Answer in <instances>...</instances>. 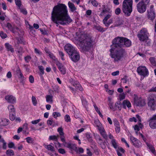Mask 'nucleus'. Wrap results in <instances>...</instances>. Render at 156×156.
<instances>
[{"mask_svg": "<svg viewBox=\"0 0 156 156\" xmlns=\"http://www.w3.org/2000/svg\"><path fill=\"white\" fill-rule=\"evenodd\" d=\"M51 19L54 23L63 25L69 24L72 21L68 14L67 6L63 4H59L53 7Z\"/></svg>", "mask_w": 156, "mask_h": 156, "instance_id": "1", "label": "nucleus"}, {"mask_svg": "<svg viewBox=\"0 0 156 156\" xmlns=\"http://www.w3.org/2000/svg\"><path fill=\"white\" fill-rule=\"evenodd\" d=\"M76 39L79 42V48L82 52L89 51L93 46V40L87 34L77 33Z\"/></svg>", "mask_w": 156, "mask_h": 156, "instance_id": "2", "label": "nucleus"}, {"mask_svg": "<svg viewBox=\"0 0 156 156\" xmlns=\"http://www.w3.org/2000/svg\"><path fill=\"white\" fill-rule=\"evenodd\" d=\"M111 48L109 50L110 52V55L111 57L114 59V62H118L121 60L124 57L125 51L123 49L118 48L114 45L111 46Z\"/></svg>", "mask_w": 156, "mask_h": 156, "instance_id": "3", "label": "nucleus"}, {"mask_svg": "<svg viewBox=\"0 0 156 156\" xmlns=\"http://www.w3.org/2000/svg\"><path fill=\"white\" fill-rule=\"evenodd\" d=\"M133 0H124L122 3V10L125 15L129 16L133 10Z\"/></svg>", "mask_w": 156, "mask_h": 156, "instance_id": "4", "label": "nucleus"}, {"mask_svg": "<svg viewBox=\"0 0 156 156\" xmlns=\"http://www.w3.org/2000/svg\"><path fill=\"white\" fill-rule=\"evenodd\" d=\"M150 0H141L136 5L137 11L140 13L145 12L147 6L150 4Z\"/></svg>", "mask_w": 156, "mask_h": 156, "instance_id": "5", "label": "nucleus"}, {"mask_svg": "<svg viewBox=\"0 0 156 156\" xmlns=\"http://www.w3.org/2000/svg\"><path fill=\"white\" fill-rule=\"evenodd\" d=\"M149 33L147 29L143 28L140 31V34L138 35V37L141 41H144L148 39Z\"/></svg>", "mask_w": 156, "mask_h": 156, "instance_id": "6", "label": "nucleus"}, {"mask_svg": "<svg viewBox=\"0 0 156 156\" xmlns=\"http://www.w3.org/2000/svg\"><path fill=\"white\" fill-rule=\"evenodd\" d=\"M134 104L137 106L143 107L146 105L145 100L140 97H138L136 95H134Z\"/></svg>", "mask_w": 156, "mask_h": 156, "instance_id": "7", "label": "nucleus"}, {"mask_svg": "<svg viewBox=\"0 0 156 156\" xmlns=\"http://www.w3.org/2000/svg\"><path fill=\"white\" fill-rule=\"evenodd\" d=\"M148 106L151 110H154L156 108V95L152 94L150 96L148 102Z\"/></svg>", "mask_w": 156, "mask_h": 156, "instance_id": "8", "label": "nucleus"}, {"mask_svg": "<svg viewBox=\"0 0 156 156\" xmlns=\"http://www.w3.org/2000/svg\"><path fill=\"white\" fill-rule=\"evenodd\" d=\"M136 71L139 75L144 77L147 76L149 75L148 70L144 66H139L137 68Z\"/></svg>", "mask_w": 156, "mask_h": 156, "instance_id": "9", "label": "nucleus"}, {"mask_svg": "<svg viewBox=\"0 0 156 156\" xmlns=\"http://www.w3.org/2000/svg\"><path fill=\"white\" fill-rule=\"evenodd\" d=\"M124 37H117L115 38L112 41V45H114L115 47L118 46L120 47H122Z\"/></svg>", "mask_w": 156, "mask_h": 156, "instance_id": "10", "label": "nucleus"}, {"mask_svg": "<svg viewBox=\"0 0 156 156\" xmlns=\"http://www.w3.org/2000/svg\"><path fill=\"white\" fill-rule=\"evenodd\" d=\"M97 126L98 127V129L102 136L105 139H107L108 138V135L104 128L99 121L98 122V124Z\"/></svg>", "mask_w": 156, "mask_h": 156, "instance_id": "11", "label": "nucleus"}, {"mask_svg": "<svg viewBox=\"0 0 156 156\" xmlns=\"http://www.w3.org/2000/svg\"><path fill=\"white\" fill-rule=\"evenodd\" d=\"M129 139L135 147L137 148H140L142 147L141 142L136 138L133 136H130Z\"/></svg>", "mask_w": 156, "mask_h": 156, "instance_id": "12", "label": "nucleus"}, {"mask_svg": "<svg viewBox=\"0 0 156 156\" xmlns=\"http://www.w3.org/2000/svg\"><path fill=\"white\" fill-rule=\"evenodd\" d=\"M69 55L72 60L74 62H77L80 59L79 53L77 50Z\"/></svg>", "mask_w": 156, "mask_h": 156, "instance_id": "13", "label": "nucleus"}, {"mask_svg": "<svg viewBox=\"0 0 156 156\" xmlns=\"http://www.w3.org/2000/svg\"><path fill=\"white\" fill-rule=\"evenodd\" d=\"M64 49L69 55L76 50L75 47L69 44H67L65 45Z\"/></svg>", "mask_w": 156, "mask_h": 156, "instance_id": "14", "label": "nucleus"}, {"mask_svg": "<svg viewBox=\"0 0 156 156\" xmlns=\"http://www.w3.org/2000/svg\"><path fill=\"white\" fill-rule=\"evenodd\" d=\"M65 147L69 148L71 151H74L76 152H78L76 144L71 143H65Z\"/></svg>", "mask_w": 156, "mask_h": 156, "instance_id": "15", "label": "nucleus"}, {"mask_svg": "<svg viewBox=\"0 0 156 156\" xmlns=\"http://www.w3.org/2000/svg\"><path fill=\"white\" fill-rule=\"evenodd\" d=\"M6 27H7L9 30H10L13 33H15L16 32H18L20 30L19 28L16 26H12V25L9 23H7Z\"/></svg>", "mask_w": 156, "mask_h": 156, "instance_id": "16", "label": "nucleus"}, {"mask_svg": "<svg viewBox=\"0 0 156 156\" xmlns=\"http://www.w3.org/2000/svg\"><path fill=\"white\" fill-rule=\"evenodd\" d=\"M56 65L57 66L58 68L61 73L64 75L66 73V68L62 64V63L58 62L56 63Z\"/></svg>", "mask_w": 156, "mask_h": 156, "instance_id": "17", "label": "nucleus"}, {"mask_svg": "<svg viewBox=\"0 0 156 156\" xmlns=\"http://www.w3.org/2000/svg\"><path fill=\"white\" fill-rule=\"evenodd\" d=\"M149 126L150 127L153 129L156 128V118L153 115L149 120Z\"/></svg>", "mask_w": 156, "mask_h": 156, "instance_id": "18", "label": "nucleus"}, {"mask_svg": "<svg viewBox=\"0 0 156 156\" xmlns=\"http://www.w3.org/2000/svg\"><path fill=\"white\" fill-rule=\"evenodd\" d=\"M122 47H129L132 44L131 41L128 39L124 37Z\"/></svg>", "mask_w": 156, "mask_h": 156, "instance_id": "19", "label": "nucleus"}, {"mask_svg": "<svg viewBox=\"0 0 156 156\" xmlns=\"http://www.w3.org/2000/svg\"><path fill=\"white\" fill-rule=\"evenodd\" d=\"M5 98L9 103H14L16 102V99L15 97L11 95H8L5 97Z\"/></svg>", "mask_w": 156, "mask_h": 156, "instance_id": "20", "label": "nucleus"}, {"mask_svg": "<svg viewBox=\"0 0 156 156\" xmlns=\"http://www.w3.org/2000/svg\"><path fill=\"white\" fill-rule=\"evenodd\" d=\"M93 28L94 30H97L99 32H103L106 30V28H104L100 26V25H99V24H98L94 25V26Z\"/></svg>", "mask_w": 156, "mask_h": 156, "instance_id": "21", "label": "nucleus"}, {"mask_svg": "<svg viewBox=\"0 0 156 156\" xmlns=\"http://www.w3.org/2000/svg\"><path fill=\"white\" fill-rule=\"evenodd\" d=\"M5 46L6 48V50L8 51H10L12 53L14 52V49L12 46L9 43H6L5 44Z\"/></svg>", "mask_w": 156, "mask_h": 156, "instance_id": "22", "label": "nucleus"}, {"mask_svg": "<svg viewBox=\"0 0 156 156\" xmlns=\"http://www.w3.org/2000/svg\"><path fill=\"white\" fill-rule=\"evenodd\" d=\"M148 17L149 19L153 20L155 17V14L154 10H150L149 12H148Z\"/></svg>", "mask_w": 156, "mask_h": 156, "instance_id": "23", "label": "nucleus"}, {"mask_svg": "<svg viewBox=\"0 0 156 156\" xmlns=\"http://www.w3.org/2000/svg\"><path fill=\"white\" fill-rule=\"evenodd\" d=\"M52 145H53V144L51 143L48 145L44 144V146L46 149L53 153L55 152V150L54 146Z\"/></svg>", "mask_w": 156, "mask_h": 156, "instance_id": "24", "label": "nucleus"}, {"mask_svg": "<svg viewBox=\"0 0 156 156\" xmlns=\"http://www.w3.org/2000/svg\"><path fill=\"white\" fill-rule=\"evenodd\" d=\"M73 84L76 90H79L80 91H83V88L78 81H76L74 82Z\"/></svg>", "mask_w": 156, "mask_h": 156, "instance_id": "25", "label": "nucleus"}, {"mask_svg": "<svg viewBox=\"0 0 156 156\" xmlns=\"http://www.w3.org/2000/svg\"><path fill=\"white\" fill-rule=\"evenodd\" d=\"M16 72L17 75L19 76V78L21 79L22 80H24V77L20 69L18 66L17 67V68L16 70Z\"/></svg>", "mask_w": 156, "mask_h": 156, "instance_id": "26", "label": "nucleus"}, {"mask_svg": "<svg viewBox=\"0 0 156 156\" xmlns=\"http://www.w3.org/2000/svg\"><path fill=\"white\" fill-rule=\"evenodd\" d=\"M123 108L125 109L126 108V106L128 108L131 106V104L130 101L128 100H124L122 103Z\"/></svg>", "mask_w": 156, "mask_h": 156, "instance_id": "27", "label": "nucleus"}, {"mask_svg": "<svg viewBox=\"0 0 156 156\" xmlns=\"http://www.w3.org/2000/svg\"><path fill=\"white\" fill-rule=\"evenodd\" d=\"M123 20L119 18H117L116 19L114 23L115 26L118 27L122 25L123 24Z\"/></svg>", "mask_w": 156, "mask_h": 156, "instance_id": "28", "label": "nucleus"}, {"mask_svg": "<svg viewBox=\"0 0 156 156\" xmlns=\"http://www.w3.org/2000/svg\"><path fill=\"white\" fill-rule=\"evenodd\" d=\"M68 5L71 12H74L76 9L74 5L72 2H69L68 3Z\"/></svg>", "mask_w": 156, "mask_h": 156, "instance_id": "29", "label": "nucleus"}, {"mask_svg": "<svg viewBox=\"0 0 156 156\" xmlns=\"http://www.w3.org/2000/svg\"><path fill=\"white\" fill-rule=\"evenodd\" d=\"M116 150L118 156H122V154L124 153L125 152V150L121 147Z\"/></svg>", "mask_w": 156, "mask_h": 156, "instance_id": "30", "label": "nucleus"}, {"mask_svg": "<svg viewBox=\"0 0 156 156\" xmlns=\"http://www.w3.org/2000/svg\"><path fill=\"white\" fill-rule=\"evenodd\" d=\"M111 143L112 145V146L115 148L116 150L119 147H119L118 143L116 141L115 139L112 140H111Z\"/></svg>", "mask_w": 156, "mask_h": 156, "instance_id": "31", "label": "nucleus"}, {"mask_svg": "<svg viewBox=\"0 0 156 156\" xmlns=\"http://www.w3.org/2000/svg\"><path fill=\"white\" fill-rule=\"evenodd\" d=\"M46 101L49 103L51 104L53 102V96L51 95H47L46 96Z\"/></svg>", "mask_w": 156, "mask_h": 156, "instance_id": "32", "label": "nucleus"}, {"mask_svg": "<svg viewBox=\"0 0 156 156\" xmlns=\"http://www.w3.org/2000/svg\"><path fill=\"white\" fill-rule=\"evenodd\" d=\"M149 60L151 64L153 66H156V61L154 57H151L149 58Z\"/></svg>", "mask_w": 156, "mask_h": 156, "instance_id": "33", "label": "nucleus"}, {"mask_svg": "<svg viewBox=\"0 0 156 156\" xmlns=\"http://www.w3.org/2000/svg\"><path fill=\"white\" fill-rule=\"evenodd\" d=\"M58 136L52 135L50 136L48 138L49 140H53L55 141H57Z\"/></svg>", "mask_w": 156, "mask_h": 156, "instance_id": "34", "label": "nucleus"}, {"mask_svg": "<svg viewBox=\"0 0 156 156\" xmlns=\"http://www.w3.org/2000/svg\"><path fill=\"white\" fill-rule=\"evenodd\" d=\"M113 22V19L112 18L109 20H107L106 21L104 22L103 23L105 25V26L106 27H108L110 24L112 23Z\"/></svg>", "mask_w": 156, "mask_h": 156, "instance_id": "35", "label": "nucleus"}, {"mask_svg": "<svg viewBox=\"0 0 156 156\" xmlns=\"http://www.w3.org/2000/svg\"><path fill=\"white\" fill-rule=\"evenodd\" d=\"M94 109H95L96 111L98 113L99 116L101 117L102 118L103 117V116L102 115L101 113L100 109L98 108L96 105V104H94Z\"/></svg>", "mask_w": 156, "mask_h": 156, "instance_id": "36", "label": "nucleus"}, {"mask_svg": "<svg viewBox=\"0 0 156 156\" xmlns=\"http://www.w3.org/2000/svg\"><path fill=\"white\" fill-rule=\"evenodd\" d=\"M8 109L9 113H15V110L13 105H9L8 107Z\"/></svg>", "mask_w": 156, "mask_h": 156, "instance_id": "37", "label": "nucleus"}, {"mask_svg": "<svg viewBox=\"0 0 156 156\" xmlns=\"http://www.w3.org/2000/svg\"><path fill=\"white\" fill-rule=\"evenodd\" d=\"M111 12V11L109 12V13L106 16L104 19L103 20V23H104L105 21H106L107 20H108V19L111 18L112 16V14Z\"/></svg>", "mask_w": 156, "mask_h": 156, "instance_id": "38", "label": "nucleus"}, {"mask_svg": "<svg viewBox=\"0 0 156 156\" xmlns=\"http://www.w3.org/2000/svg\"><path fill=\"white\" fill-rule=\"evenodd\" d=\"M6 155L8 156H13L14 154V153L13 150L11 149H9L6 151Z\"/></svg>", "mask_w": 156, "mask_h": 156, "instance_id": "39", "label": "nucleus"}, {"mask_svg": "<svg viewBox=\"0 0 156 156\" xmlns=\"http://www.w3.org/2000/svg\"><path fill=\"white\" fill-rule=\"evenodd\" d=\"M9 120L7 119H1L0 122L1 125L3 126H5L8 124Z\"/></svg>", "mask_w": 156, "mask_h": 156, "instance_id": "40", "label": "nucleus"}, {"mask_svg": "<svg viewBox=\"0 0 156 156\" xmlns=\"http://www.w3.org/2000/svg\"><path fill=\"white\" fill-rule=\"evenodd\" d=\"M101 147L102 149H105V148L106 147L105 145L106 142L105 141H103V140L98 143Z\"/></svg>", "mask_w": 156, "mask_h": 156, "instance_id": "41", "label": "nucleus"}, {"mask_svg": "<svg viewBox=\"0 0 156 156\" xmlns=\"http://www.w3.org/2000/svg\"><path fill=\"white\" fill-rule=\"evenodd\" d=\"M94 136L95 139L97 143H98L99 142L103 140L101 137L98 134H95Z\"/></svg>", "mask_w": 156, "mask_h": 156, "instance_id": "42", "label": "nucleus"}, {"mask_svg": "<svg viewBox=\"0 0 156 156\" xmlns=\"http://www.w3.org/2000/svg\"><path fill=\"white\" fill-rule=\"evenodd\" d=\"M33 104L34 106H36L37 104V101L35 96H32L31 98Z\"/></svg>", "mask_w": 156, "mask_h": 156, "instance_id": "43", "label": "nucleus"}, {"mask_svg": "<svg viewBox=\"0 0 156 156\" xmlns=\"http://www.w3.org/2000/svg\"><path fill=\"white\" fill-rule=\"evenodd\" d=\"M89 2H90L94 6H98V3L96 0H89Z\"/></svg>", "mask_w": 156, "mask_h": 156, "instance_id": "44", "label": "nucleus"}, {"mask_svg": "<svg viewBox=\"0 0 156 156\" xmlns=\"http://www.w3.org/2000/svg\"><path fill=\"white\" fill-rule=\"evenodd\" d=\"M15 113H9V119L12 120H14L16 117Z\"/></svg>", "mask_w": 156, "mask_h": 156, "instance_id": "45", "label": "nucleus"}, {"mask_svg": "<svg viewBox=\"0 0 156 156\" xmlns=\"http://www.w3.org/2000/svg\"><path fill=\"white\" fill-rule=\"evenodd\" d=\"M57 131L59 133L60 135H64V133L63 132V129L62 127H59L57 129Z\"/></svg>", "mask_w": 156, "mask_h": 156, "instance_id": "46", "label": "nucleus"}, {"mask_svg": "<svg viewBox=\"0 0 156 156\" xmlns=\"http://www.w3.org/2000/svg\"><path fill=\"white\" fill-rule=\"evenodd\" d=\"M147 146L149 147V149L153 153H154L155 150L154 147H153L151 145L148 144H147Z\"/></svg>", "mask_w": 156, "mask_h": 156, "instance_id": "47", "label": "nucleus"}, {"mask_svg": "<svg viewBox=\"0 0 156 156\" xmlns=\"http://www.w3.org/2000/svg\"><path fill=\"white\" fill-rule=\"evenodd\" d=\"M38 68L39 69L40 71H41V73H40V74L41 76H42V75L44 73V68L43 67L41 66H38Z\"/></svg>", "mask_w": 156, "mask_h": 156, "instance_id": "48", "label": "nucleus"}, {"mask_svg": "<svg viewBox=\"0 0 156 156\" xmlns=\"http://www.w3.org/2000/svg\"><path fill=\"white\" fill-rule=\"evenodd\" d=\"M0 35L2 38H5L7 37V34L3 31L0 32Z\"/></svg>", "mask_w": 156, "mask_h": 156, "instance_id": "49", "label": "nucleus"}, {"mask_svg": "<svg viewBox=\"0 0 156 156\" xmlns=\"http://www.w3.org/2000/svg\"><path fill=\"white\" fill-rule=\"evenodd\" d=\"M61 136L60 137L61 140V141L63 143V144L65 146V143H67L66 142V140H65V137L64 135H60Z\"/></svg>", "mask_w": 156, "mask_h": 156, "instance_id": "50", "label": "nucleus"}, {"mask_svg": "<svg viewBox=\"0 0 156 156\" xmlns=\"http://www.w3.org/2000/svg\"><path fill=\"white\" fill-rule=\"evenodd\" d=\"M15 3L16 5L20 7L21 5V1L20 0H15Z\"/></svg>", "mask_w": 156, "mask_h": 156, "instance_id": "51", "label": "nucleus"}, {"mask_svg": "<svg viewBox=\"0 0 156 156\" xmlns=\"http://www.w3.org/2000/svg\"><path fill=\"white\" fill-rule=\"evenodd\" d=\"M54 144L55 145V147L56 148H58L59 147H61V144L58 142V141L54 143Z\"/></svg>", "mask_w": 156, "mask_h": 156, "instance_id": "52", "label": "nucleus"}, {"mask_svg": "<svg viewBox=\"0 0 156 156\" xmlns=\"http://www.w3.org/2000/svg\"><path fill=\"white\" fill-rule=\"evenodd\" d=\"M125 94L124 93H122L120 94L119 95V99L120 101H121L125 99Z\"/></svg>", "mask_w": 156, "mask_h": 156, "instance_id": "53", "label": "nucleus"}, {"mask_svg": "<svg viewBox=\"0 0 156 156\" xmlns=\"http://www.w3.org/2000/svg\"><path fill=\"white\" fill-rule=\"evenodd\" d=\"M82 101L83 105L85 107H86L87 105V102L86 100L85 99H82Z\"/></svg>", "mask_w": 156, "mask_h": 156, "instance_id": "54", "label": "nucleus"}, {"mask_svg": "<svg viewBox=\"0 0 156 156\" xmlns=\"http://www.w3.org/2000/svg\"><path fill=\"white\" fill-rule=\"evenodd\" d=\"M53 115L54 118H56L61 116L60 114L59 113L56 112H54L53 114Z\"/></svg>", "mask_w": 156, "mask_h": 156, "instance_id": "55", "label": "nucleus"}, {"mask_svg": "<svg viewBox=\"0 0 156 156\" xmlns=\"http://www.w3.org/2000/svg\"><path fill=\"white\" fill-rule=\"evenodd\" d=\"M65 119L66 122H70V117L69 115H66L65 117Z\"/></svg>", "mask_w": 156, "mask_h": 156, "instance_id": "56", "label": "nucleus"}, {"mask_svg": "<svg viewBox=\"0 0 156 156\" xmlns=\"http://www.w3.org/2000/svg\"><path fill=\"white\" fill-rule=\"evenodd\" d=\"M27 142L28 143H31L32 142V138L30 137H28L26 138Z\"/></svg>", "mask_w": 156, "mask_h": 156, "instance_id": "57", "label": "nucleus"}, {"mask_svg": "<svg viewBox=\"0 0 156 156\" xmlns=\"http://www.w3.org/2000/svg\"><path fill=\"white\" fill-rule=\"evenodd\" d=\"M113 122L115 126L120 125L119 123L116 119H115L113 120Z\"/></svg>", "mask_w": 156, "mask_h": 156, "instance_id": "58", "label": "nucleus"}, {"mask_svg": "<svg viewBox=\"0 0 156 156\" xmlns=\"http://www.w3.org/2000/svg\"><path fill=\"white\" fill-rule=\"evenodd\" d=\"M31 59V57L29 55L25 57L24 58L25 60L27 62H28Z\"/></svg>", "mask_w": 156, "mask_h": 156, "instance_id": "59", "label": "nucleus"}, {"mask_svg": "<svg viewBox=\"0 0 156 156\" xmlns=\"http://www.w3.org/2000/svg\"><path fill=\"white\" fill-rule=\"evenodd\" d=\"M29 80L31 83H33L34 82V79L33 76L32 75H30L29 77Z\"/></svg>", "mask_w": 156, "mask_h": 156, "instance_id": "60", "label": "nucleus"}, {"mask_svg": "<svg viewBox=\"0 0 156 156\" xmlns=\"http://www.w3.org/2000/svg\"><path fill=\"white\" fill-rule=\"evenodd\" d=\"M115 131L116 133H119L120 131V126H115Z\"/></svg>", "mask_w": 156, "mask_h": 156, "instance_id": "61", "label": "nucleus"}, {"mask_svg": "<svg viewBox=\"0 0 156 156\" xmlns=\"http://www.w3.org/2000/svg\"><path fill=\"white\" fill-rule=\"evenodd\" d=\"M58 151L60 153L62 154H65L66 153L65 150L62 148H59L58 150Z\"/></svg>", "mask_w": 156, "mask_h": 156, "instance_id": "62", "label": "nucleus"}, {"mask_svg": "<svg viewBox=\"0 0 156 156\" xmlns=\"http://www.w3.org/2000/svg\"><path fill=\"white\" fill-rule=\"evenodd\" d=\"M115 13L116 15H119L121 12V9L119 8H117L115 11Z\"/></svg>", "mask_w": 156, "mask_h": 156, "instance_id": "63", "label": "nucleus"}, {"mask_svg": "<svg viewBox=\"0 0 156 156\" xmlns=\"http://www.w3.org/2000/svg\"><path fill=\"white\" fill-rule=\"evenodd\" d=\"M20 11L24 15H26L27 13V11L25 9H21Z\"/></svg>", "mask_w": 156, "mask_h": 156, "instance_id": "64", "label": "nucleus"}]
</instances>
